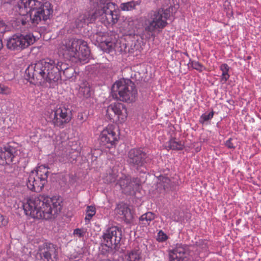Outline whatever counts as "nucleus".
Returning <instances> with one entry per match:
<instances>
[{
	"instance_id": "f257e3e1",
	"label": "nucleus",
	"mask_w": 261,
	"mask_h": 261,
	"mask_svg": "<svg viewBox=\"0 0 261 261\" xmlns=\"http://www.w3.org/2000/svg\"><path fill=\"white\" fill-rule=\"evenodd\" d=\"M62 200L61 198L54 196L50 198L43 195L32 198L23 204L27 215L37 219L48 220L61 211Z\"/></svg>"
},
{
	"instance_id": "f03ea898",
	"label": "nucleus",
	"mask_w": 261,
	"mask_h": 261,
	"mask_svg": "<svg viewBox=\"0 0 261 261\" xmlns=\"http://www.w3.org/2000/svg\"><path fill=\"white\" fill-rule=\"evenodd\" d=\"M25 74L29 82L35 85H44L48 83L51 86L60 80L55 60L50 59L31 64L25 70Z\"/></svg>"
},
{
	"instance_id": "7ed1b4c3",
	"label": "nucleus",
	"mask_w": 261,
	"mask_h": 261,
	"mask_svg": "<svg viewBox=\"0 0 261 261\" xmlns=\"http://www.w3.org/2000/svg\"><path fill=\"white\" fill-rule=\"evenodd\" d=\"M19 12L23 16L20 19L22 25L29 22L24 15L30 13V20L34 25H37L41 20H47L51 15L53 10L48 2L43 3L39 0H20L18 3Z\"/></svg>"
},
{
	"instance_id": "20e7f679",
	"label": "nucleus",
	"mask_w": 261,
	"mask_h": 261,
	"mask_svg": "<svg viewBox=\"0 0 261 261\" xmlns=\"http://www.w3.org/2000/svg\"><path fill=\"white\" fill-rule=\"evenodd\" d=\"M59 55L72 62L85 64L88 62L90 51L87 43L81 39H65L58 47Z\"/></svg>"
},
{
	"instance_id": "39448f33",
	"label": "nucleus",
	"mask_w": 261,
	"mask_h": 261,
	"mask_svg": "<svg viewBox=\"0 0 261 261\" xmlns=\"http://www.w3.org/2000/svg\"><path fill=\"white\" fill-rule=\"evenodd\" d=\"M168 9H160L151 14L150 17L145 21V33L146 37L154 40L156 33H161L167 25V19L170 17Z\"/></svg>"
},
{
	"instance_id": "423d86ee",
	"label": "nucleus",
	"mask_w": 261,
	"mask_h": 261,
	"mask_svg": "<svg viewBox=\"0 0 261 261\" xmlns=\"http://www.w3.org/2000/svg\"><path fill=\"white\" fill-rule=\"evenodd\" d=\"M46 120L55 127L63 128L69 123L72 118L71 110L65 107L60 106L54 110L47 111L45 113Z\"/></svg>"
},
{
	"instance_id": "0eeeda50",
	"label": "nucleus",
	"mask_w": 261,
	"mask_h": 261,
	"mask_svg": "<svg viewBox=\"0 0 261 261\" xmlns=\"http://www.w3.org/2000/svg\"><path fill=\"white\" fill-rule=\"evenodd\" d=\"M48 170L44 165H41L29 173L26 181L27 187L31 191L40 192L47 182Z\"/></svg>"
},
{
	"instance_id": "6e6552de",
	"label": "nucleus",
	"mask_w": 261,
	"mask_h": 261,
	"mask_svg": "<svg viewBox=\"0 0 261 261\" xmlns=\"http://www.w3.org/2000/svg\"><path fill=\"white\" fill-rule=\"evenodd\" d=\"M119 139L116 131V126L109 124L100 132L98 137L99 145L103 148L111 149L115 147Z\"/></svg>"
},
{
	"instance_id": "1a4fd4ad",
	"label": "nucleus",
	"mask_w": 261,
	"mask_h": 261,
	"mask_svg": "<svg viewBox=\"0 0 261 261\" xmlns=\"http://www.w3.org/2000/svg\"><path fill=\"white\" fill-rule=\"evenodd\" d=\"M130 80L122 79L116 81L111 89L112 97L116 100L127 102L130 98V92L129 90V84Z\"/></svg>"
},
{
	"instance_id": "9d476101",
	"label": "nucleus",
	"mask_w": 261,
	"mask_h": 261,
	"mask_svg": "<svg viewBox=\"0 0 261 261\" xmlns=\"http://www.w3.org/2000/svg\"><path fill=\"white\" fill-rule=\"evenodd\" d=\"M106 116L113 122L123 123L127 117V109L121 103H112L107 107Z\"/></svg>"
},
{
	"instance_id": "9b49d317",
	"label": "nucleus",
	"mask_w": 261,
	"mask_h": 261,
	"mask_svg": "<svg viewBox=\"0 0 261 261\" xmlns=\"http://www.w3.org/2000/svg\"><path fill=\"white\" fill-rule=\"evenodd\" d=\"M35 41V37L31 34L14 35L8 40L7 46L11 50H22L33 44Z\"/></svg>"
},
{
	"instance_id": "f8f14e48",
	"label": "nucleus",
	"mask_w": 261,
	"mask_h": 261,
	"mask_svg": "<svg viewBox=\"0 0 261 261\" xmlns=\"http://www.w3.org/2000/svg\"><path fill=\"white\" fill-rule=\"evenodd\" d=\"M97 17L101 16L102 21L106 24H114L116 23L119 19V12L116 10V5L113 3H108L103 7L96 10Z\"/></svg>"
},
{
	"instance_id": "ddd939ff",
	"label": "nucleus",
	"mask_w": 261,
	"mask_h": 261,
	"mask_svg": "<svg viewBox=\"0 0 261 261\" xmlns=\"http://www.w3.org/2000/svg\"><path fill=\"white\" fill-rule=\"evenodd\" d=\"M118 36L112 32L99 33L95 35V40L102 50L110 53L114 50L118 41Z\"/></svg>"
},
{
	"instance_id": "4468645a",
	"label": "nucleus",
	"mask_w": 261,
	"mask_h": 261,
	"mask_svg": "<svg viewBox=\"0 0 261 261\" xmlns=\"http://www.w3.org/2000/svg\"><path fill=\"white\" fill-rule=\"evenodd\" d=\"M37 254L42 261H54L58 255L56 246L48 242L39 246Z\"/></svg>"
},
{
	"instance_id": "2eb2a0df",
	"label": "nucleus",
	"mask_w": 261,
	"mask_h": 261,
	"mask_svg": "<svg viewBox=\"0 0 261 261\" xmlns=\"http://www.w3.org/2000/svg\"><path fill=\"white\" fill-rule=\"evenodd\" d=\"M169 261H189L190 252L187 245L177 244L168 251Z\"/></svg>"
},
{
	"instance_id": "dca6fc26",
	"label": "nucleus",
	"mask_w": 261,
	"mask_h": 261,
	"mask_svg": "<svg viewBox=\"0 0 261 261\" xmlns=\"http://www.w3.org/2000/svg\"><path fill=\"white\" fill-rule=\"evenodd\" d=\"M122 232L117 227H112L108 229L103 235L105 245L111 248H115L121 239Z\"/></svg>"
},
{
	"instance_id": "f3484780",
	"label": "nucleus",
	"mask_w": 261,
	"mask_h": 261,
	"mask_svg": "<svg viewBox=\"0 0 261 261\" xmlns=\"http://www.w3.org/2000/svg\"><path fill=\"white\" fill-rule=\"evenodd\" d=\"M17 152L15 147L7 144L0 149V164L6 165L13 162V159Z\"/></svg>"
},
{
	"instance_id": "a211bd4d",
	"label": "nucleus",
	"mask_w": 261,
	"mask_h": 261,
	"mask_svg": "<svg viewBox=\"0 0 261 261\" xmlns=\"http://www.w3.org/2000/svg\"><path fill=\"white\" fill-rule=\"evenodd\" d=\"M97 13L86 12L80 14L75 20V23L77 28L83 27L84 25L92 23L97 18Z\"/></svg>"
},
{
	"instance_id": "6ab92c4d",
	"label": "nucleus",
	"mask_w": 261,
	"mask_h": 261,
	"mask_svg": "<svg viewBox=\"0 0 261 261\" xmlns=\"http://www.w3.org/2000/svg\"><path fill=\"white\" fill-rule=\"evenodd\" d=\"M116 211L121 219L126 223L130 222V209L128 204L121 203L117 205Z\"/></svg>"
},
{
	"instance_id": "aec40b11",
	"label": "nucleus",
	"mask_w": 261,
	"mask_h": 261,
	"mask_svg": "<svg viewBox=\"0 0 261 261\" xmlns=\"http://www.w3.org/2000/svg\"><path fill=\"white\" fill-rule=\"evenodd\" d=\"M56 67L58 68L60 80L61 79V72L63 71V74L67 79L71 78L74 74V70L69 65L63 62L55 60Z\"/></svg>"
},
{
	"instance_id": "412c9836",
	"label": "nucleus",
	"mask_w": 261,
	"mask_h": 261,
	"mask_svg": "<svg viewBox=\"0 0 261 261\" xmlns=\"http://www.w3.org/2000/svg\"><path fill=\"white\" fill-rule=\"evenodd\" d=\"M146 154L140 149H134L133 150V156L132 157V163L134 165L139 167H142L145 163Z\"/></svg>"
},
{
	"instance_id": "4be33fe9",
	"label": "nucleus",
	"mask_w": 261,
	"mask_h": 261,
	"mask_svg": "<svg viewBox=\"0 0 261 261\" xmlns=\"http://www.w3.org/2000/svg\"><path fill=\"white\" fill-rule=\"evenodd\" d=\"M93 91L90 84L86 81H83L80 85L79 94L84 98H88L91 97Z\"/></svg>"
},
{
	"instance_id": "5701e85b",
	"label": "nucleus",
	"mask_w": 261,
	"mask_h": 261,
	"mask_svg": "<svg viewBox=\"0 0 261 261\" xmlns=\"http://www.w3.org/2000/svg\"><path fill=\"white\" fill-rule=\"evenodd\" d=\"M184 144L175 138H171L167 143V147L172 150H182L184 148Z\"/></svg>"
},
{
	"instance_id": "b1692460",
	"label": "nucleus",
	"mask_w": 261,
	"mask_h": 261,
	"mask_svg": "<svg viewBox=\"0 0 261 261\" xmlns=\"http://www.w3.org/2000/svg\"><path fill=\"white\" fill-rule=\"evenodd\" d=\"M220 68L222 71L221 81L223 83H225L229 78V74H228L229 67L227 64L224 63L222 64Z\"/></svg>"
},
{
	"instance_id": "393cba45",
	"label": "nucleus",
	"mask_w": 261,
	"mask_h": 261,
	"mask_svg": "<svg viewBox=\"0 0 261 261\" xmlns=\"http://www.w3.org/2000/svg\"><path fill=\"white\" fill-rule=\"evenodd\" d=\"M155 218V214L151 212H147L143 214L139 218L140 221L144 222L146 221L144 224H149L150 222L154 220Z\"/></svg>"
},
{
	"instance_id": "a878e982",
	"label": "nucleus",
	"mask_w": 261,
	"mask_h": 261,
	"mask_svg": "<svg viewBox=\"0 0 261 261\" xmlns=\"http://www.w3.org/2000/svg\"><path fill=\"white\" fill-rule=\"evenodd\" d=\"M96 213V208L95 206L89 205L87 207L86 216L85 220L88 222L92 219Z\"/></svg>"
},
{
	"instance_id": "bb28decb",
	"label": "nucleus",
	"mask_w": 261,
	"mask_h": 261,
	"mask_svg": "<svg viewBox=\"0 0 261 261\" xmlns=\"http://www.w3.org/2000/svg\"><path fill=\"white\" fill-rule=\"evenodd\" d=\"M189 64L193 69L199 72H202L205 69L202 64L196 61H190Z\"/></svg>"
},
{
	"instance_id": "cd10ccee",
	"label": "nucleus",
	"mask_w": 261,
	"mask_h": 261,
	"mask_svg": "<svg viewBox=\"0 0 261 261\" xmlns=\"http://www.w3.org/2000/svg\"><path fill=\"white\" fill-rule=\"evenodd\" d=\"M87 232V229L85 228H76L73 230L74 236L79 238L84 237Z\"/></svg>"
},
{
	"instance_id": "c85d7f7f",
	"label": "nucleus",
	"mask_w": 261,
	"mask_h": 261,
	"mask_svg": "<svg viewBox=\"0 0 261 261\" xmlns=\"http://www.w3.org/2000/svg\"><path fill=\"white\" fill-rule=\"evenodd\" d=\"M159 180L160 181L161 184L163 186L165 189L168 188L170 186V179L168 177L160 176L159 177Z\"/></svg>"
},
{
	"instance_id": "c756f323",
	"label": "nucleus",
	"mask_w": 261,
	"mask_h": 261,
	"mask_svg": "<svg viewBox=\"0 0 261 261\" xmlns=\"http://www.w3.org/2000/svg\"><path fill=\"white\" fill-rule=\"evenodd\" d=\"M12 93L11 89L7 86L0 84V94L8 95Z\"/></svg>"
},
{
	"instance_id": "7c9ffc66",
	"label": "nucleus",
	"mask_w": 261,
	"mask_h": 261,
	"mask_svg": "<svg viewBox=\"0 0 261 261\" xmlns=\"http://www.w3.org/2000/svg\"><path fill=\"white\" fill-rule=\"evenodd\" d=\"M214 112L213 111L211 112L208 114H203L200 116V121L201 123H204L209 120L213 118L214 116Z\"/></svg>"
},
{
	"instance_id": "2f4dec72",
	"label": "nucleus",
	"mask_w": 261,
	"mask_h": 261,
	"mask_svg": "<svg viewBox=\"0 0 261 261\" xmlns=\"http://www.w3.org/2000/svg\"><path fill=\"white\" fill-rule=\"evenodd\" d=\"M168 239L167 236L162 231L160 230L158 233V240L159 242H164Z\"/></svg>"
},
{
	"instance_id": "473e14b6",
	"label": "nucleus",
	"mask_w": 261,
	"mask_h": 261,
	"mask_svg": "<svg viewBox=\"0 0 261 261\" xmlns=\"http://www.w3.org/2000/svg\"><path fill=\"white\" fill-rule=\"evenodd\" d=\"M87 117V116L84 112H79L77 114V119L81 123H83L84 121H85Z\"/></svg>"
},
{
	"instance_id": "72a5a7b5",
	"label": "nucleus",
	"mask_w": 261,
	"mask_h": 261,
	"mask_svg": "<svg viewBox=\"0 0 261 261\" xmlns=\"http://www.w3.org/2000/svg\"><path fill=\"white\" fill-rule=\"evenodd\" d=\"M7 30V25L3 20L0 19V35H2Z\"/></svg>"
},
{
	"instance_id": "f704fd0d",
	"label": "nucleus",
	"mask_w": 261,
	"mask_h": 261,
	"mask_svg": "<svg viewBox=\"0 0 261 261\" xmlns=\"http://www.w3.org/2000/svg\"><path fill=\"white\" fill-rule=\"evenodd\" d=\"M8 223V219L0 214V227L5 226Z\"/></svg>"
},
{
	"instance_id": "c9c22d12",
	"label": "nucleus",
	"mask_w": 261,
	"mask_h": 261,
	"mask_svg": "<svg viewBox=\"0 0 261 261\" xmlns=\"http://www.w3.org/2000/svg\"><path fill=\"white\" fill-rule=\"evenodd\" d=\"M225 144L227 148L230 149H234L236 147L232 143L231 138H229L228 140H227L226 141Z\"/></svg>"
},
{
	"instance_id": "e433bc0d",
	"label": "nucleus",
	"mask_w": 261,
	"mask_h": 261,
	"mask_svg": "<svg viewBox=\"0 0 261 261\" xmlns=\"http://www.w3.org/2000/svg\"><path fill=\"white\" fill-rule=\"evenodd\" d=\"M121 9L123 11H128L130 8V3H122L121 5Z\"/></svg>"
},
{
	"instance_id": "4c0bfd02",
	"label": "nucleus",
	"mask_w": 261,
	"mask_h": 261,
	"mask_svg": "<svg viewBox=\"0 0 261 261\" xmlns=\"http://www.w3.org/2000/svg\"><path fill=\"white\" fill-rule=\"evenodd\" d=\"M140 259V254L137 253H134L132 252V261H139Z\"/></svg>"
},
{
	"instance_id": "58836bf2",
	"label": "nucleus",
	"mask_w": 261,
	"mask_h": 261,
	"mask_svg": "<svg viewBox=\"0 0 261 261\" xmlns=\"http://www.w3.org/2000/svg\"><path fill=\"white\" fill-rule=\"evenodd\" d=\"M131 92H132V97L133 96V95L137 94V90L136 89H133L132 88Z\"/></svg>"
},
{
	"instance_id": "ea45409f",
	"label": "nucleus",
	"mask_w": 261,
	"mask_h": 261,
	"mask_svg": "<svg viewBox=\"0 0 261 261\" xmlns=\"http://www.w3.org/2000/svg\"><path fill=\"white\" fill-rule=\"evenodd\" d=\"M3 44L2 42V35H0V50L3 48Z\"/></svg>"
},
{
	"instance_id": "a19ab883",
	"label": "nucleus",
	"mask_w": 261,
	"mask_h": 261,
	"mask_svg": "<svg viewBox=\"0 0 261 261\" xmlns=\"http://www.w3.org/2000/svg\"><path fill=\"white\" fill-rule=\"evenodd\" d=\"M128 258L130 257V253L128 254Z\"/></svg>"
},
{
	"instance_id": "79ce46f5",
	"label": "nucleus",
	"mask_w": 261,
	"mask_h": 261,
	"mask_svg": "<svg viewBox=\"0 0 261 261\" xmlns=\"http://www.w3.org/2000/svg\"><path fill=\"white\" fill-rule=\"evenodd\" d=\"M128 261H130V260H128Z\"/></svg>"
}]
</instances>
